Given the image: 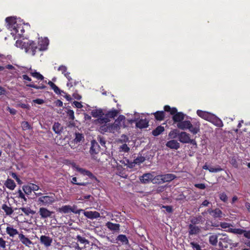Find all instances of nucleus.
<instances>
[{
    "label": "nucleus",
    "mask_w": 250,
    "mask_h": 250,
    "mask_svg": "<svg viewBox=\"0 0 250 250\" xmlns=\"http://www.w3.org/2000/svg\"><path fill=\"white\" fill-rule=\"evenodd\" d=\"M48 43V40L46 39L39 41L38 44L32 41L17 40L15 45L24 49L25 52L31 53L32 56H34L38 51L46 50Z\"/></svg>",
    "instance_id": "1"
},
{
    "label": "nucleus",
    "mask_w": 250,
    "mask_h": 250,
    "mask_svg": "<svg viewBox=\"0 0 250 250\" xmlns=\"http://www.w3.org/2000/svg\"><path fill=\"white\" fill-rule=\"evenodd\" d=\"M7 27L11 31L13 36L21 37L24 32L23 26L21 24L17 23L16 19L14 17H9L5 19Z\"/></svg>",
    "instance_id": "2"
},
{
    "label": "nucleus",
    "mask_w": 250,
    "mask_h": 250,
    "mask_svg": "<svg viewBox=\"0 0 250 250\" xmlns=\"http://www.w3.org/2000/svg\"><path fill=\"white\" fill-rule=\"evenodd\" d=\"M200 125L199 122L192 125L189 120H183L181 123L177 124L178 128L184 130L188 129L193 134H196L200 131Z\"/></svg>",
    "instance_id": "3"
},
{
    "label": "nucleus",
    "mask_w": 250,
    "mask_h": 250,
    "mask_svg": "<svg viewBox=\"0 0 250 250\" xmlns=\"http://www.w3.org/2000/svg\"><path fill=\"white\" fill-rule=\"evenodd\" d=\"M56 202L54 194L42 195L38 198L37 202L40 206L49 207Z\"/></svg>",
    "instance_id": "4"
},
{
    "label": "nucleus",
    "mask_w": 250,
    "mask_h": 250,
    "mask_svg": "<svg viewBox=\"0 0 250 250\" xmlns=\"http://www.w3.org/2000/svg\"><path fill=\"white\" fill-rule=\"evenodd\" d=\"M100 146L95 140H92L91 142V146L89 150V153L91 158L97 162H99V158L98 155L100 151Z\"/></svg>",
    "instance_id": "5"
},
{
    "label": "nucleus",
    "mask_w": 250,
    "mask_h": 250,
    "mask_svg": "<svg viewBox=\"0 0 250 250\" xmlns=\"http://www.w3.org/2000/svg\"><path fill=\"white\" fill-rule=\"evenodd\" d=\"M176 176L173 174H165L158 175L155 177V179L160 183L169 182L175 179Z\"/></svg>",
    "instance_id": "6"
},
{
    "label": "nucleus",
    "mask_w": 250,
    "mask_h": 250,
    "mask_svg": "<svg viewBox=\"0 0 250 250\" xmlns=\"http://www.w3.org/2000/svg\"><path fill=\"white\" fill-rule=\"evenodd\" d=\"M6 232L9 236L11 238V240L13 242H19L18 239H15V236L20 234L19 231L16 229L13 228L12 226H9L6 228Z\"/></svg>",
    "instance_id": "7"
},
{
    "label": "nucleus",
    "mask_w": 250,
    "mask_h": 250,
    "mask_svg": "<svg viewBox=\"0 0 250 250\" xmlns=\"http://www.w3.org/2000/svg\"><path fill=\"white\" fill-rule=\"evenodd\" d=\"M136 122V126L140 129L145 128L148 126V121L146 119H141L137 121L135 119H131L129 121L130 123H132Z\"/></svg>",
    "instance_id": "8"
},
{
    "label": "nucleus",
    "mask_w": 250,
    "mask_h": 250,
    "mask_svg": "<svg viewBox=\"0 0 250 250\" xmlns=\"http://www.w3.org/2000/svg\"><path fill=\"white\" fill-rule=\"evenodd\" d=\"M229 232L234 234H244V236L247 238H250V229L249 230H245L241 229H229Z\"/></svg>",
    "instance_id": "9"
},
{
    "label": "nucleus",
    "mask_w": 250,
    "mask_h": 250,
    "mask_svg": "<svg viewBox=\"0 0 250 250\" xmlns=\"http://www.w3.org/2000/svg\"><path fill=\"white\" fill-rule=\"evenodd\" d=\"M208 212L214 219H220L223 217V213L219 208H216L214 209L209 208L208 210Z\"/></svg>",
    "instance_id": "10"
},
{
    "label": "nucleus",
    "mask_w": 250,
    "mask_h": 250,
    "mask_svg": "<svg viewBox=\"0 0 250 250\" xmlns=\"http://www.w3.org/2000/svg\"><path fill=\"white\" fill-rule=\"evenodd\" d=\"M39 213L41 216V218L46 219L49 217H51L54 212L48 210L45 208L42 207L40 208L39 209Z\"/></svg>",
    "instance_id": "11"
},
{
    "label": "nucleus",
    "mask_w": 250,
    "mask_h": 250,
    "mask_svg": "<svg viewBox=\"0 0 250 250\" xmlns=\"http://www.w3.org/2000/svg\"><path fill=\"white\" fill-rule=\"evenodd\" d=\"M172 120L173 121V124H179L181 123L183 120H184L185 117V114H184L182 112H176L174 114H172Z\"/></svg>",
    "instance_id": "12"
},
{
    "label": "nucleus",
    "mask_w": 250,
    "mask_h": 250,
    "mask_svg": "<svg viewBox=\"0 0 250 250\" xmlns=\"http://www.w3.org/2000/svg\"><path fill=\"white\" fill-rule=\"evenodd\" d=\"M118 126V124H105L103 125H101L100 127V129L101 131L111 132L113 131L115 128H117Z\"/></svg>",
    "instance_id": "13"
},
{
    "label": "nucleus",
    "mask_w": 250,
    "mask_h": 250,
    "mask_svg": "<svg viewBox=\"0 0 250 250\" xmlns=\"http://www.w3.org/2000/svg\"><path fill=\"white\" fill-rule=\"evenodd\" d=\"M40 240V243L46 248L51 246L53 241L50 237L43 235L41 236Z\"/></svg>",
    "instance_id": "14"
},
{
    "label": "nucleus",
    "mask_w": 250,
    "mask_h": 250,
    "mask_svg": "<svg viewBox=\"0 0 250 250\" xmlns=\"http://www.w3.org/2000/svg\"><path fill=\"white\" fill-rule=\"evenodd\" d=\"M178 136V140L183 144H188L190 138V135L185 131L179 133Z\"/></svg>",
    "instance_id": "15"
},
{
    "label": "nucleus",
    "mask_w": 250,
    "mask_h": 250,
    "mask_svg": "<svg viewBox=\"0 0 250 250\" xmlns=\"http://www.w3.org/2000/svg\"><path fill=\"white\" fill-rule=\"evenodd\" d=\"M208 121L213 124L215 126L219 127H221L224 125L222 120L212 114Z\"/></svg>",
    "instance_id": "16"
},
{
    "label": "nucleus",
    "mask_w": 250,
    "mask_h": 250,
    "mask_svg": "<svg viewBox=\"0 0 250 250\" xmlns=\"http://www.w3.org/2000/svg\"><path fill=\"white\" fill-rule=\"evenodd\" d=\"M84 215L90 219L93 220L97 219L100 217V214L99 212L96 211H86L83 212Z\"/></svg>",
    "instance_id": "17"
},
{
    "label": "nucleus",
    "mask_w": 250,
    "mask_h": 250,
    "mask_svg": "<svg viewBox=\"0 0 250 250\" xmlns=\"http://www.w3.org/2000/svg\"><path fill=\"white\" fill-rule=\"evenodd\" d=\"M84 140V135L82 133L79 132H75V138L73 141H71V144H72L74 143V144H80V143L83 142Z\"/></svg>",
    "instance_id": "18"
},
{
    "label": "nucleus",
    "mask_w": 250,
    "mask_h": 250,
    "mask_svg": "<svg viewBox=\"0 0 250 250\" xmlns=\"http://www.w3.org/2000/svg\"><path fill=\"white\" fill-rule=\"evenodd\" d=\"M19 239L20 241L26 247H29L31 245H33V242L22 233L19 234Z\"/></svg>",
    "instance_id": "19"
},
{
    "label": "nucleus",
    "mask_w": 250,
    "mask_h": 250,
    "mask_svg": "<svg viewBox=\"0 0 250 250\" xmlns=\"http://www.w3.org/2000/svg\"><path fill=\"white\" fill-rule=\"evenodd\" d=\"M140 180L142 183H148L154 180L153 175L149 173H145L140 178Z\"/></svg>",
    "instance_id": "20"
},
{
    "label": "nucleus",
    "mask_w": 250,
    "mask_h": 250,
    "mask_svg": "<svg viewBox=\"0 0 250 250\" xmlns=\"http://www.w3.org/2000/svg\"><path fill=\"white\" fill-rule=\"evenodd\" d=\"M166 146L170 149L176 150L179 148L180 146V144L174 139L167 141L166 144Z\"/></svg>",
    "instance_id": "21"
},
{
    "label": "nucleus",
    "mask_w": 250,
    "mask_h": 250,
    "mask_svg": "<svg viewBox=\"0 0 250 250\" xmlns=\"http://www.w3.org/2000/svg\"><path fill=\"white\" fill-rule=\"evenodd\" d=\"M188 229V233L190 235L197 234L201 231L199 227L193 225H189Z\"/></svg>",
    "instance_id": "22"
},
{
    "label": "nucleus",
    "mask_w": 250,
    "mask_h": 250,
    "mask_svg": "<svg viewBox=\"0 0 250 250\" xmlns=\"http://www.w3.org/2000/svg\"><path fill=\"white\" fill-rule=\"evenodd\" d=\"M52 129L56 134L61 135L63 130V127L59 122H55L53 125Z\"/></svg>",
    "instance_id": "23"
},
{
    "label": "nucleus",
    "mask_w": 250,
    "mask_h": 250,
    "mask_svg": "<svg viewBox=\"0 0 250 250\" xmlns=\"http://www.w3.org/2000/svg\"><path fill=\"white\" fill-rule=\"evenodd\" d=\"M197 114L200 117L208 121H209V118L212 115V114L208 112L203 111L201 110H197Z\"/></svg>",
    "instance_id": "24"
},
{
    "label": "nucleus",
    "mask_w": 250,
    "mask_h": 250,
    "mask_svg": "<svg viewBox=\"0 0 250 250\" xmlns=\"http://www.w3.org/2000/svg\"><path fill=\"white\" fill-rule=\"evenodd\" d=\"M67 115L68 116V118L69 120H70L71 121L69 122V124L68 125V127H73L75 126V124L73 122L75 119V116H74V112L73 110L71 109H68L67 110L66 112Z\"/></svg>",
    "instance_id": "25"
},
{
    "label": "nucleus",
    "mask_w": 250,
    "mask_h": 250,
    "mask_svg": "<svg viewBox=\"0 0 250 250\" xmlns=\"http://www.w3.org/2000/svg\"><path fill=\"white\" fill-rule=\"evenodd\" d=\"M70 73L69 72H67L65 77L68 80V82L67 83L66 85L67 87H72L73 85H76L78 83V82L76 80L73 79L70 76Z\"/></svg>",
    "instance_id": "26"
},
{
    "label": "nucleus",
    "mask_w": 250,
    "mask_h": 250,
    "mask_svg": "<svg viewBox=\"0 0 250 250\" xmlns=\"http://www.w3.org/2000/svg\"><path fill=\"white\" fill-rule=\"evenodd\" d=\"M151 114H153L154 116L155 119L158 121L164 120L165 117V112L164 111H157Z\"/></svg>",
    "instance_id": "27"
},
{
    "label": "nucleus",
    "mask_w": 250,
    "mask_h": 250,
    "mask_svg": "<svg viewBox=\"0 0 250 250\" xmlns=\"http://www.w3.org/2000/svg\"><path fill=\"white\" fill-rule=\"evenodd\" d=\"M1 208L4 210L6 215H11L14 212L10 204H9V206L6 204H3L1 206Z\"/></svg>",
    "instance_id": "28"
},
{
    "label": "nucleus",
    "mask_w": 250,
    "mask_h": 250,
    "mask_svg": "<svg viewBox=\"0 0 250 250\" xmlns=\"http://www.w3.org/2000/svg\"><path fill=\"white\" fill-rule=\"evenodd\" d=\"M219 234L212 233L209 237V243L210 245L216 246L218 243V237Z\"/></svg>",
    "instance_id": "29"
},
{
    "label": "nucleus",
    "mask_w": 250,
    "mask_h": 250,
    "mask_svg": "<svg viewBox=\"0 0 250 250\" xmlns=\"http://www.w3.org/2000/svg\"><path fill=\"white\" fill-rule=\"evenodd\" d=\"M4 185L7 188L10 190H13L15 188L16 185L14 181L11 179L8 178L6 180L4 183Z\"/></svg>",
    "instance_id": "30"
},
{
    "label": "nucleus",
    "mask_w": 250,
    "mask_h": 250,
    "mask_svg": "<svg viewBox=\"0 0 250 250\" xmlns=\"http://www.w3.org/2000/svg\"><path fill=\"white\" fill-rule=\"evenodd\" d=\"M117 242L120 241L122 244L128 245L129 241L127 237L124 234H119L116 238Z\"/></svg>",
    "instance_id": "31"
},
{
    "label": "nucleus",
    "mask_w": 250,
    "mask_h": 250,
    "mask_svg": "<svg viewBox=\"0 0 250 250\" xmlns=\"http://www.w3.org/2000/svg\"><path fill=\"white\" fill-rule=\"evenodd\" d=\"M106 226L108 229L111 230H118L120 229V225L119 224H115L112 222H108L106 224Z\"/></svg>",
    "instance_id": "32"
},
{
    "label": "nucleus",
    "mask_w": 250,
    "mask_h": 250,
    "mask_svg": "<svg viewBox=\"0 0 250 250\" xmlns=\"http://www.w3.org/2000/svg\"><path fill=\"white\" fill-rule=\"evenodd\" d=\"M165 128L164 126L159 125L155 129L152 130V134L154 136H157L163 132Z\"/></svg>",
    "instance_id": "33"
},
{
    "label": "nucleus",
    "mask_w": 250,
    "mask_h": 250,
    "mask_svg": "<svg viewBox=\"0 0 250 250\" xmlns=\"http://www.w3.org/2000/svg\"><path fill=\"white\" fill-rule=\"evenodd\" d=\"M203 222V218L202 216H198L197 217H194L190 220L191 224L189 225H196L200 223H202Z\"/></svg>",
    "instance_id": "34"
},
{
    "label": "nucleus",
    "mask_w": 250,
    "mask_h": 250,
    "mask_svg": "<svg viewBox=\"0 0 250 250\" xmlns=\"http://www.w3.org/2000/svg\"><path fill=\"white\" fill-rule=\"evenodd\" d=\"M48 84L51 87V88L54 90V92L57 94H61V92H63L61 90L60 88L52 82L49 81Z\"/></svg>",
    "instance_id": "35"
},
{
    "label": "nucleus",
    "mask_w": 250,
    "mask_h": 250,
    "mask_svg": "<svg viewBox=\"0 0 250 250\" xmlns=\"http://www.w3.org/2000/svg\"><path fill=\"white\" fill-rule=\"evenodd\" d=\"M70 205H64L62 207L59 208L57 211L62 213H68L70 212Z\"/></svg>",
    "instance_id": "36"
},
{
    "label": "nucleus",
    "mask_w": 250,
    "mask_h": 250,
    "mask_svg": "<svg viewBox=\"0 0 250 250\" xmlns=\"http://www.w3.org/2000/svg\"><path fill=\"white\" fill-rule=\"evenodd\" d=\"M104 115L101 109H94L91 111V115L94 118L101 117Z\"/></svg>",
    "instance_id": "37"
},
{
    "label": "nucleus",
    "mask_w": 250,
    "mask_h": 250,
    "mask_svg": "<svg viewBox=\"0 0 250 250\" xmlns=\"http://www.w3.org/2000/svg\"><path fill=\"white\" fill-rule=\"evenodd\" d=\"M77 177H74L72 179L71 183L73 185H79V186H88L89 185H90V184H91L90 182H77Z\"/></svg>",
    "instance_id": "38"
},
{
    "label": "nucleus",
    "mask_w": 250,
    "mask_h": 250,
    "mask_svg": "<svg viewBox=\"0 0 250 250\" xmlns=\"http://www.w3.org/2000/svg\"><path fill=\"white\" fill-rule=\"evenodd\" d=\"M164 109L165 110L164 111L169 112L171 115L177 111V109L176 107L171 108L169 105H165Z\"/></svg>",
    "instance_id": "39"
},
{
    "label": "nucleus",
    "mask_w": 250,
    "mask_h": 250,
    "mask_svg": "<svg viewBox=\"0 0 250 250\" xmlns=\"http://www.w3.org/2000/svg\"><path fill=\"white\" fill-rule=\"evenodd\" d=\"M119 113V112L116 109H113L107 112L106 114V116L107 118H113L115 117H116Z\"/></svg>",
    "instance_id": "40"
},
{
    "label": "nucleus",
    "mask_w": 250,
    "mask_h": 250,
    "mask_svg": "<svg viewBox=\"0 0 250 250\" xmlns=\"http://www.w3.org/2000/svg\"><path fill=\"white\" fill-rule=\"evenodd\" d=\"M26 86L36 89H44L46 88V86L43 83H41L39 85H37L34 83H30L26 84Z\"/></svg>",
    "instance_id": "41"
},
{
    "label": "nucleus",
    "mask_w": 250,
    "mask_h": 250,
    "mask_svg": "<svg viewBox=\"0 0 250 250\" xmlns=\"http://www.w3.org/2000/svg\"><path fill=\"white\" fill-rule=\"evenodd\" d=\"M146 159L142 156H138L133 161V163L136 165H140L145 161Z\"/></svg>",
    "instance_id": "42"
},
{
    "label": "nucleus",
    "mask_w": 250,
    "mask_h": 250,
    "mask_svg": "<svg viewBox=\"0 0 250 250\" xmlns=\"http://www.w3.org/2000/svg\"><path fill=\"white\" fill-rule=\"evenodd\" d=\"M76 238H77V241L81 244H89V242L87 239H86L84 237H82L80 235H78L77 236Z\"/></svg>",
    "instance_id": "43"
},
{
    "label": "nucleus",
    "mask_w": 250,
    "mask_h": 250,
    "mask_svg": "<svg viewBox=\"0 0 250 250\" xmlns=\"http://www.w3.org/2000/svg\"><path fill=\"white\" fill-rule=\"evenodd\" d=\"M20 209L26 215H29L30 214H33L35 213L30 208H21Z\"/></svg>",
    "instance_id": "44"
},
{
    "label": "nucleus",
    "mask_w": 250,
    "mask_h": 250,
    "mask_svg": "<svg viewBox=\"0 0 250 250\" xmlns=\"http://www.w3.org/2000/svg\"><path fill=\"white\" fill-rule=\"evenodd\" d=\"M31 75L38 80H43L44 79L43 76L38 72H32Z\"/></svg>",
    "instance_id": "45"
},
{
    "label": "nucleus",
    "mask_w": 250,
    "mask_h": 250,
    "mask_svg": "<svg viewBox=\"0 0 250 250\" xmlns=\"http://www.w3.org/2000/svg\"><path fill=\"white\" fill-rule=\"evenodd\" d=\"M179 131L177 130V129H174L172 131H171L169 133V136H170L171 138L172 139H175L177 137L178 138V134L179 133Z\"/></svg>",
    "instance_id": "46"
},
{
    "label": "nucleus",
    "mask_w": 250,
    "mask_h": 250,
    "mask_svg": "<svg viewBox=\"0 0 250 250\" xmlns=\"http://www.w3.org/2000/svg\"><path fill=\"white\" fill-rule=\"evenodd\" d=\"M70 212H72L75 214H79L81 211H83V209H77V207L75 205H73L72 207L70 206Z\"/></svg>",
    "instance_id": "47"
},
{
    "label": "nucleus",
    "mask_w": 250,
    "mask_h": 250,
    "mask_svg": "<svg viewBox=\"0 0 250 250\" xmlns=\"http://www.w3.org/2000/svg\"><path fill=\"white\" fill-rule=\"evenodd\" d=\"M80 170L83 171L84 172V174L88 176L91 179L97 180V178H96V177L90 171L88 170H83L82 168H81Z\"/></svg>",
    "instance_id": "48"
},
{
    "label": "nucleus",
    "mask_w": 250,
    "mask_h": 250,
    "mask_svg": "<svg viewBox=\"0 0 250 250\" xmlns=\"http://www.w3.org/2000/svg\"><path fill=\"white\" fill-rule=\"evenodd\" d=\"M21 127L24 130L30 129L31 128V125L29 123L26 121H23L21 123Z\"/></svg>",
    "instance_id": "49"
},
{
    "label": "nucleus",
    "mask_w": 250,
    "mask_h": 250,
    "mask_svg": "<svg viewBox=\"0 0 250 250\" xmlns=\"http://www.w3.org/2000/svg\"><path fill=\"white\" fill-rule=\"evenodd\" d=\"M208 170L210 172H218L219 171H221L223 170V169L220 167V166H218L217 167L214 168L212 167H210L208 169Z\"/></svg>",
    "instance_id": "50"
},
{
    "label": "nucleus",
    "mask_w": 250,
    "mask_h": 250,
    "mask_svg": "<svg viewBox=\"0 0 250 250\" xmlns=\"http://www.w3.org/2000/svg\"><path fill=\"white\" fill-rule=\"evenodd\" d=\"M219 198L223 202L226 203L228 201V197L225 192H222L219 194Z\"/></svg>",
    "instance_id": "51"
},
{
    "label": "nucleus",
    "mask_w": 250,
    "mask_h": 250,
    "mask_svg": "<svg viewBox=\"0 0 250 250\" xmlns=\"http://www.w3.org/2000/svg\"><path fill=\"white\" fill-rule=\"evenodd\" d=\"M22 189L24 192L28 195H29L32 192V190L30 186L25 185L22 187Z\"/></svg>",
    "instance_id": "52"
},
{
    "label": "nucleus",
    "mask_w": 250,
    "mask_h": 250,
    "mask_svg": "<svg viewBox=\"0 0 250 250\" xmlns=\"http://www.w3.org/2000/svg\"><path fill=\"white\" fill-rule=\"evenodd\" d=\"M67 68L66 66L63 65H60L58 68V70L59 71H61L62 73L63 74L64 76H65L67 72Z\"/></svg>",
    "instance_id": "53"
},
{
    "label": "nucleus",
    "mask_w": 250,
    "mask_h": 250,
    "mask_svg": "<svg viewBox=\"0 0 250 250\" xmlns=\"http://www.w3.org/2000/svg\"><path fill=\"white\" fill-rule=\"evenodd\" d=\"M161 208H165L166 211L168 213H172L173 211L172 207L171 206L162 205Z\"/></svg>",
    "instance_id": "54"
},
{
    "label": "nucleus",
    "mask_w": 250,
    "mask_h": 250,
    "mask_svg": "<svg viewBox=\"0 0 250 250\" xmlns=\"http://www.w3.org/2000/svg\"><path fill=\"white\" fill-rule=\"evenodd\" d=\"M190 244L192 248L195 249L196 250H203L201 249L200 246L196 243L191 242Z\"/></svg>",
    "instance_id": "55"
},
{
    "label": "nucleus",
    "mask_w": 250,
    "mask_h": 250,
    "mask_svg": "<svg viewBox=\"0 0 250 250\" xmlns=\"http://www.w3.org/2000/svg\"><path fill=\"white\" fill-rule=\"evenodd\" d=\"M210 223L211 224H210L211 227L217 228V229H219V230L220 229L218 228L219 227H220V222H219L217 221L213 222L211 221H210Z\"/></svg>",
    "instance_id": "56"
},
{
    "label": "nucleus",
    "mask_w": 250,
    "mask_h": 250,
    "mask_svg": "<svg viewBox=\"0 0 250 250\" xmlns=\"http://www.w3.org/2000/svg\"><path fill=\"white\" fill-rule=\"evenodd\" d=\"M230 226H231L230 224L226 222H220V227L222 229L229 228Z\"/></svg>",
    "instance_id": "57"
},
{
    "label": "nucleus",
    "mask_w": 250,
    "mask_h": 250,
    "mask_svg": "<svg viewBox=\"0 0 250 250\" xmlns=\"http://www.w3.org/2000/svg\"><path fill=\"white\" fill-rule=\"evenodd\" d=\"M6 247V241L2 238H0V249H4Z\"/></svg>",
    "instance_id": "58"
},
{
    "label": "nucleus",
    "mask_w": 250,
    "mask_h": 250,
    "mask_svg": "<svg viewBox=\"0 0 250 250\" xmlns=\"http://www.w3.org/2000/svg\"><path fill=\"white\" fill-rule=\"evenodd\" d=\"M194 186L195 187L201 189H204L206 188L205 184L203 183L195 184Z\"/></svg>",
    "instance_id": "59"
},
{
    "label": "nucleus",
    "mask_w": 250,
    "mask_h": 250,
    "mask_svg": "<svg viewBox=\"0 0 250 250\" xmlns=\"http://www.w3.org/2000/svg\"><path fill=\"white\" fill-rule=\"evenodd\" d=\"M230 164L235 168L238 167L237 162L235 158H232L230 161Z\"/></svg>",
    "instance_id": "60"
},
{
    "label": "nucleus",
    "mask_w": 250,
    "mask_h": 250,
    "mask_svg": "<svg viewBox=\"0 0 250 250\" xmlns=\"http://www.w3.org/2000/svg\"><path fill=\"white\" fill-rule=\"evenodd\" d=\"M18 193L19 194V198L23 199L25 201H26L27 199L25 198L24 194L23 193L21 190L19 189V191H18Z\"/></svg>",
    "instance_id": "61"
},
{
    "label": "nucleus",
    "mask_w": 250,
    "mask_h": 250,
    "mask_svg": "<svg viewBox=\"0 0 250 250\" xmlns=\"http://www.w3.org/2000/svg\"><path fill=\"white\" fill-rule=\"evenodd\" d=\"M30 188L32 190L37 191L39 189V187L34 184H31Z\"/></svg>",
    "instance_id": "62"
},
{
    "label": "nucleus",
    "mask_w": 250,
    "mask_h": 250,
    "mask_svg": "<svg viewBox=\"0 0 250 250\" xmlns=\"http://www.w3.org/2000/svg\"><path fill=\"white\" fill-rule=\"evenodd\" d=\"M33 102L34 103L39 104H42L44 103V100L43 99H37L33 100Z\"/></svg>",
    "instance_id": "63"
},
{
    "label": "nucleus",
    "mask_w": 250,
    "mask_h": 250,
    "mask_svg": "<svg viewBox=\"0 0 250 250\" xmlns=\"http://www.w3.org/2000/svg\"><path fill=\"white\" fill-rule=\"evenodd\" d=\"M6 94V89L3 87L0 86V96L5 95Z\"/></svg>",
    "instance_id": "64"
}]
</instances>
